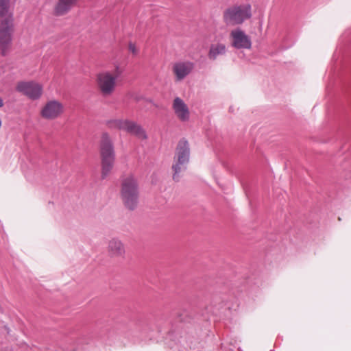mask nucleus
Instances as JSON below:
<instances>
[{"label":"nucleus","instance_id":"1","mask_svg":"<svg viewBox=\"0 0 351 351\" xmlns=\"http://www.w3.org/2000/svg\"><path fill=\"white\" fill-rule=\"evenodd\" d=\"M190 154L191 149L188 141L185 138H181L177 144L171 167L174 181H180L181 173L186 170Z\"/></svg>","mask_w":351,"mask_h":351},{"label":"nucleus","instance_id":"5","mask_svg":"<svg viewBox=\"0 0 351 351\" xmlns=\"http://www.w3.org/2000/svg\"><path fill=\"white\" fill-rule=\"evenodd\" d=\"M14 31V19L12 14L1 19L0 21V52L5 56L12 45Z\"/></svg>","mask_w":351,"mask_h":351},{"label":"nucleus","instance_id":"19","mask_svg":"<svg viewBox=\"0 0 351 351\" xmlns=\"http://www.w3.org/2000/svg\"><path fill=\"white\" fill-rule=\"evenodd\" d=\"M341 50V49L340 47H338V48L336 49V51H335V53L333 54V56H332L333 60H337L338 58V56L340 53Z\"/></svg>","mask_w":351,"mask_h":351},{"label":"nucleus","instance_id":"6","mask_svg":"<svg viewBox=\"0 0 351 351\" xmlns=\"http://www.w3.org/2000/svg\"><path fill=\"white\" fill-rule=\"evenodd\" d=\"M106 124L110 129L123 130L143 140L147 138L145 130L142 126L133 121L128 119H111L108 121Z\"/></svg>","mask_w":351,"mask_h":351},{"label":"nucleus","instance_id":"22","mask_svg":"<svg viewBox=\"0 0 351 351\" xmlns=\"http://www.w3.org/2000/svg\"><path fill=\"white\" fill-rule=\"evenodd\" d=\"M227 308H228V309H230V308H232V306H227Z\"/></svg>","mask_w":351,"mask_h":351},{"label":"nucleus","instance_id":"3","mask_svg":"<svg viewBox=\"0 0 351 351\" xmlns=\"http://www.w3.org/2000/svg\"><path fill=\"white\" fill-rule=\"evenodd\" d=\"M121 195L124 206L130 210L137 208L139 191L136 180L130 176L124 179L121 184Z\"/></svg>","mask_w":351,"mask_h":351},{"label":"nucleus","instance_id":"21","mask_svg":"<svg viewBox=\"0 0 351 351\" xmlns=\"http://www.w3.org/2000/svg\"><path fill=\"white\" fill-rule=\"evenodd\" d=\"M3 106V99L0 97V108L2 107Z\"/></svg>","mask_w":351,"mask_h":351},{"label":"nucleus","instance_id":"14","mask_svg":"<svg viewBox=\"0 0 351 351\" xmlns=\"http://www.w3.org/2000/svg\"><path fill=\"white\" fill-rule=\"evenodd\" d=\"M78 0H58L54 7V14L58 16L66 14Z\"/></svg>","mask_w":351,"mask_h":351},{"label":"nucleus","instance_id":"17","mask_svg":"<svg viewBox=\"0 0 351 351\" xmlns=\"http://www.w3.org/2000/svg\"><path fill=\"white\" fill-rule=\"evenodd\" d=\"M10 0H0V18H5L9 16Z\"/></svg>","mask_w":351,"mask_h":351},{"label":"nucleus","instance_id":"8","mask_svg":"<svg viewBox=\"0 0 351 351\" xmlns=\"http://www.w3.org/2000/svg\"><path fill=\"white\" fill-rule=\"evenodd\" d=\"M121 73V71L117 66L114 76L112 75L109 72L101 73L97 75V84L103 95H110L114 91L116 80Z\"/></svg>","mask_w":351,"mask_h":351},{"label":"nucleus","instance_id":"12","mask_svg":"<svg viewBox=\"0 0 351 351\" xmlns=\"http://www.w3.org/2000/svg\"><path fill=\"white\" fill-rule=\"evenodd\" d=\"M63 106L59 101H50L47 103L41 111V114L46 119H54L62 112Z\"/></svg>","mask_w":351,"mask_h":351},{"label":"nucleus","instance_id":"20","mask_svg":"<svg viewBox=\"0 0 351 351\" xmlns=\"http://www.w3.org/2000/svg\"><path fill=\"white\" fill-rule=\"evenodd\" d=\"M350 34V32L348 31V32H346L341 36V40H344L346 38H347V36L348 35Z\"/></svg>","mask_w":351,"mask_h":351},{"label":"nucleus","instance_id":"7","mask_svg":"<svg viewBox=\"0 0 351 351\" xmlns=\"http://www.w3.org/2000/svg\"><path fill=\"white\" fill-rule=\"evenodd\" d=\"M176 320L171 321V328L168 330L169 335L182 334V330L189 332L190 326H193L195 322L191 313L187 310H182L174 313Z\"/></svg>","mask_w":351,"mask_h":351},{"label":"nucleus","instance_id":"2","mask_svg":"<svg viewBox=\"0 0 351 351\" xmlns=\"http://www.w3.org/2000/svg\"><path fill=\"white\" fill-rule=\"evenodd\" d=\"M101 160V178L105 179L110 173L115 161V152L113 143L108 133L102 134L100 143Z\"/></svg>","mask_w":351,"mask_h":351},{"label":"nucleus","instance_id":"15","mask_svg":"<svg viewBox=\"0 0 351 351\" xmlns=\"http://www.w3.org/2000/svg\"><path fill=\"white\" fill-rule=\"evenodd\" d=\"M226 52V47L222 43L213 44L210 47L208 56L209 59L215 60L219 56L224 55Z\"/></svg>","mask_w":351,"mask_h":351},{"label":"nucleus","instance_id":"16","mask_svg":"<svg viewBox=\"0 0 351 351\" xmlns=\"http://www.w3.org/2000/svg\"><path fill=\"white\" fill-rule=\"evenodd\" d=\"M108 248L112 256H121L125 252L123 243L117 239H112L110 241Z\"/></svg>","mask_w":351,"mask_h":351},{"label":"nucleus","instance_id":"9","mask_svg":"<svg viewBox=\"0 0 351 351\" xmlns=\"http://www.w3.org/2000/svg\"><path fill=\"white\" fill-rule=\"evenodd\" d=\"M16 90L34 100L38 99L40 97L43 87L40 84L32 81L21 82L18 83Z\"/></svg>","mask_w":351,"mask_h":351},{"label":"nucleus","instance_id":"18","mask_svg":"<svg viewBox=\"0 0 351 351\" xmlns=\"http://www.w3.org/2000/svg\"><path fill=\"white\" fill-rule=\"evenodd\" d=\"M129 49H130V51L132 53H134V54L136 53V48L135 45L133 43H130V44H129Z\"/></svg>","mask_w":351,"mask_h":351},{"label":"nucleus","instance_id":"13","mask_svg":"<svg viewBox=\"0 0 351 351\" xmlns=\"http://www.w3.org/2000/svg\"><path fill=\"white\" fill-rule=\"evenodd\" d=\"M173 109L181 121H186L189 119L190 113L189 108L181 98L177 97L174 99Z\"/></svg>","mask_w":351,"mask_h":351},{"label":"nucleus","instance_id":"4","mask_svg":"<svg viewBox=\"0 0 351 351\" xmlns=\"http://www.w3.org/2000/svg\"><path fill=\"white\" fill-rule=\"evenodd\" d=\"M251 16L252 7L248 3L233 5L223 12L224 22L230 25H241Z\"/></svg>","mask_w":351,"mask_h":351},{"label":"nucleus","instance_id":"11","mask_svg":"<svg viewBox=\"0 0 351 351\" xmlns=\"http://www.w3.org/2000/svg\"><path fill=\"white\" fill-rule=\"evenodd\" d=\"M194 69V63L190 61H179L173 65V72L176 82L183 80Z\"/></svg>","mask_w":351,"mask_h":351},{"label":"nucleus","instance_id":"10","mask_svg":"<svg viewBox=\"0 0 351 351\" xmlns=\"http://www.w3.org/2000/svg\"><path fill=\"white\" fill-rule=\"evenodd\" d=\"M230 38L232 46L237 49H250L252 47L250 36L239 28L231 31Z\"/></svg>","mask_w":351,"mask_h":351}]
</instances>
